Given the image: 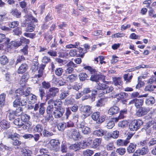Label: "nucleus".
<instances>
[{
	"mask_svg": "<svg viewBox=\"0 0 156 156\" xmlns=\"http://www.w3.org/2000/svg\"><path fill=\"white\" fill-rule=\"evenodd\" d=\"M83 69L88 70L91 74L90 79L92 81L97 83L99 80H102L103 82H105V76L101 73H98L96 69L89 66H84Z\"/></svg>",
	"mask_w": 156,
	"mask_h": 156,
	"instance_id": "f257e3e1",
	"label": "nucleus"
},
{
	"mask_svg": "<svg viewBox=\"0 0 156 156\" xmlns=\"http://www.w3.org/2000/svg\"><path fill=\"white\" fill-rule=\"evenodd\" d=\"M58 105L55 107V110L53 112L54 117L55 118H61L63 115L65 111V108L62 106V103H58Z\"/></svg>",
	"mask_w": 156,
	"mask_h": 156,
	"instance_id": "f03ea898",
	"label": "nucleus"
},
{
	"mask_svg": "<svg viewBox=\"0 0 156 156\" xmlns=\"http://www.w3.org/2000/svg\"><path fill=\"white\" fill-rule=\"evenodd\" d=\"M144 122L140 119H134L132 121L129 125L130 129L132 131H136L139 129L143 125Z\"/></svg>",
	"mask_w": 156,
	"mask_h": 156,
	"instance_id": "7ed1b4c3",
	"label": "nucleus"
},
{
	"mask_svg": "<svg viewBox=\"0 0 156 156\" xmlns=\"http://www.w3.org/2000/svg\"><path fill=\"white\" fill-rule=\"evenodd\" d=\"M69 135L70 138L75 141L79 140L82 137L80 132L76 128L70 129Z\"/></svg>",
	"mask_w": 156,
	"mask_h": 156,
	"instance_id": "20e7f679",
	"label": "nucleus"
},
{
	"mask_svg": "<svg viewBox=\"0 0 156 156\" xmlns=\"http://www.w3.org/2000/svg\"><path fill=\"white\" fill-rule=\"evenodd\" d=\"M50 149L51 150L57 151L60 149V143L58 140L51 139L48 143Z\"/></svg>",
	"mask_w": 156,
	"mask_h": 156,
	"instance_id": "39448f33",
	"label": "nucleus"
},
{
	"mask_svg": "<svg viewBox=\"0 0 156 156\" xmlns=\"http://www.w3.org/2000/svg\"><path fill=\"white\" fill-rule=\"evenodd\" d=\"M100 112H93L91 116L92 119L99 124H101L105 120V116L104 115H101L100 119H98L100 115Z\"/></svg>",
	"mask_w": 156,
	"mask_h": 156,
	"instance_id": "423d86ee",
	"label": "nucleus"
},
{
	"mask_svg": "<svg viewBox=\"0 0 156 156\" xmlns=\"http://www.w3.org/2000/svg\"><path fill=\"white\" fill-rule=\"evenodd\" d=\"M115 96L117 97V98L118 101H121L123 104H125L127 102V98L128 97V94L125 92H121L119 93L116 94Z\"/></svg>",
	"mask_w": 156,
	"mask_h": 156,
	"instance_id": "0eeeda50",
	"label": "nucleus"
},
{
	"mask_svg": "<svg viewBox=\"0 0 156 156\" xmlns=\"http://www.w3.org/2000/svg\"><path fill=\"white\" fill-rule=\"evenodd\" d=\"M23 122L21 120H20L19 118L15 119L14 121V124L16 125L17 126L18 128H20L22 127V128L24 129H29L31 124V122L29 123H27V124L28 125V126H27V125L26 123L25 124H24Z\"/></svg>",
	"mask_w": 156,
	"mask_h": 156,
	"instance_id": "6e6552de",
	"label": "nucleus"
},
{
	"mask_svg": "<svg viewBox=\"0 0 156 156\" xmlns=\"http://www.w3.org/2000/svg\"><path fill=\"white\" fill-rule=\"evenodd\" d=\"M59 91V89L58 88L52 87L49 89L48 94L46 95L47 99H49L50 98H53L55 96L57 93Z\"/></svg>",
	"mask_w": 156,
	"mask_h": 156,
	"instance_id": "1a4fd4ad",
	"label": "nucleus"
},
{
	"mask_svg": "<svg viewBox=\"0 0 156 156\" xmlns=\"http://www.w3.org/2000/svg\"><path fill=\"white\" fill-rule=\"evenodd\" d=\"M135 104V106L137 108L141 107L144 104V100L140 99H134L129 102V105Z\"/></svg>",
	"mask_w": 156,
	"mask_h": 156,
	"instance_id": "9d476101",
	"label": "nucleus"
},
{
	"mask_svg": "<svg viewBox=\"0 0 156 156\" xmlns=\"http://www.w3.org/2000/svg\"><path fill=\"white\" fill-rule=\"evenodd\" d=\"M137 111L136 114L139 117H141L146 115L149 111L148 108L145 107H141L139 108Z\"/></svg>",
	"mask_w": 156,
	"mask_h": 156,
	"instance_id": "9b49d317",
	"label": "nucleus"
},
{
	"mask_svg": "<svg viewBox=\"0 0 156 156\" xmlns=\"http://www.w3.org/2000/svg\"><path fill=\"white\" fill-rule=\"evenodd\" d=\"M16 92L17 94H19L21 97L22 95H24L25 97H27L31 94V89L30 87H27L25 91L22 89H17L16 90Z\"/></svg>",
	"mask_w": 156,
	"mask_h": 156,
	"instance_id": "f8f14e48",
	"label": "nucleus"
},
{
	"mask_svg": "<svg viewBox=\"0 0 156 156\" xmlns=\"http://www.w3.org/2000/svg\"><path fill=\"white\" fill-rule=\"evenodd\" d=\"M20 138V135L18 133H15L14 137L12 140V144L14 146H20L22 144V142L19 140Z\"/></svg>",
	"mask_w": 156,
	"mask_h": 156,
	"instance_id": "ddd939ff",
	"label": "nucleus"
},
{
	"mask_svg": "<svg viewBox=\"0 0 156 156\" xmlns=\"http://www.w3.org/2000/svg\"><path fill=\"white\" fill-rule=\"evenodd\" d=\"M91 107L90 106H84L81 107V111L85 116H87L91 114Z\"/></svg>",
	"mask_w": 156,
	"mask_h": 156,
	"instance_id": "4468645a",
	"label": "nucleus"
},
{
	"mask_svg": "<svg viewBox=\"0 0 156 156\" xmlns=\"http://www.w3.org/2000/svg\"><path fill=\"white\" fill-rule=\"evenodd\" d=\"M102 140V139L101 138H95L93 140L92 144V147L94 149L99 148L101 144Z\"/></svg>",
	"mask_w": 156,
	"mask_h": 156,
	"instance_id": "2eb2a0df",
	"label": "nucleus"
},
{
	"mask_svg": "<svg viewBox=\"0 0 156 156\" xmlns=\"http://www.w3.org/2000/svg\"><path fill=\"white\" fill-rule=\"evenodd\" d=\"M10 127V123L7 120L3 119L0 121V127L4 130H6Z\"/></svg>",
	"mask_w": 156,
	"mask_h": 156,
	"instance_id": "dca6fc26",
	"label": "nucleus"
},
{
	"mask_svg": "<svg viewBox=\"0 0 156 156\" xmlns=\"http://www.w3.org/2000/svg\"><path fill=\"white\" fill-rule=\"evenodd\" d=\"M28 66L27 64L25 63L21 64L17 70L18 74H23L25 73L27 70Z\"/></svg>",
	"mask_w": 156,
	"mask_h": 156,
	"instance_id": "f3484780",
	"label": "nucleus"
},
{
	"mask_svg": "<svg viewBox=\"0 0 156 156\" xmlns=\"http://www.w3.org/2000/svg\"><path fill=\"white\" fill-rule=\"evenodd\" d=\"M119 111V108L116 105H113L108 110V113L110 115H113L118 113Z\"/></svg>",
	"mask_w": 156,
	"mask_h": 156,
	"instance_id": "a211bd4d",
	"label": "nucleus"
},
{
	"mask_svg": "<svg viewBox=\"0 0 156 156\" xmlns=\"http://www.w3.org/2000/svg\"><path fill=\"white\" fill-rule=\"evenodd\" d=\"M93 133L94 135L98 136H102L106 134L107 131L101 129L94 131Z\"/></svg>",
	"mask_w": 156,
	"mask_h": 156,
	"instance_id": "6ab92c4d",
	"label": "nucleus"
},
{
	"mask_svg": "<svg viewBox=\"0 0 156 156\" xmlns=\"http://www.w3.org/2000/svg\"><path fill=\"white\" fill-rule=\"evenodd\" d=\"M136 145L133 143H130L127 148L128 152L129 154L134 152L136 148Z\"/></svg>",
	"mask_w": 156,
	"mask_h": 156,
	"instance_id": "aec40b11",
	"label": "nucleus"
},
{
	"mask_svg": "<svg viewBox=\"0 0 156 156\" xmlns=\"http://www.w3.org/2000/svg\"><path fill=\"white\" fill-rule=\"evenodd\" d=\"M35 25L33 23L31 22L27 24L25 31L27 32H31L34 30Z\"/></svg>",
	"mask_w": 156,
	"mask_h": 156,
	"instance_id": "412c9836",
	"label": "nucleus"
},
{
	"mask_svg": "<svg viewBox=\"0 0 156 156\" xmlns=\"http://www.w3.org/2000/svg\"><path fill=\"white\" fill-rule=\"evenodd\" d=\"M43 127L42 125L41 124H38L34 128V133L37 132L40 133L41 134V132L43 130Z\"/></svg>",
	"mask_w": 156,
	"mask_h": 156,
	"instance_id": "4be33fe9",
	"label": "nucleus"
},
{
	"mask_svg": "<svg viewBox=\"0 0 156 156\" xmlns=\"http://www.w3.org/2000/svg\"><path fill=\"white\" fill-rule=\"evenodd\" d=\"M38 62L37 59H34L33 60V64L31 66V69L33 71H37L38 68Z\"/></svg>",
	"mask_w": 156,
	"mask_h": 156,
	"instance_id": "5701e85b",
	"label": "nucleus"
},
{
	"mask_svg": "<svg viewBox=\"0 0 156 156\" xmlns=\"http://www.w3.org/2000/svg\"><path fill=\"white\" fill-rule=\"evenodd\" d=\"M17 97L13 102V106L14 107H17L21 105V100L22 99L21 96L16 95Z\"/></svg>",
	"mask_w": 156,
	"mask_h": 156,
	"instance_id": "b1692460",
	"label": "nucleus"
},
{
	"mask_svg": "<svg viewBox=\"0 0 156 156\" xmlns=\"http://www.w3.org/2000/svg\"><path fill=\"white\" fill-rule=\"evenodd\" d=\"M6 95L4 93L0 94V107H2L5 105Z\"/></svg>",
	"mask_w": 156,
	"mask_h": 156,
	"instance_id": "393cba45",
	"label": "nucleus"
},
{
	"mask_svg": "<svg viewBox=\"0 0 156 156\" xmlns=\"http://www.w3.org/2000/svg\"><path fill=\"white\" fill-rule=\"evenodd\" d=\"M9 62V60L6 56L2 55L0 57V63L2 65L4 66L6 65Z\"/></svg>",
	"mask_w": 156,
	"mask_h": 156,
	"instance_id": "a878e982",
	"label": "nucleus"
},
{
	"mask_svg": "<svg viewBox=\"0 0 156 156\" xmlns=\"http://www.w3.org/2000/svg\"><path fill=\"white\" fill-rule=\"evenodd\" d=\"M12 14L16 18H20L21 16V13L16 9H12L11 12Z\"/></svg>",
	"mask_w": 156,
	"mask_h": 156,
	"instance_id": "bb28decb",
	"label": "nucleus"
},
{
	"mask_svg": "<svg viewBox=\"0 0 156 156\" xmlns=\"http://www.w3.org/2000/svg\"><path fill=\"white\" fill-rule=\"evenodd\" d=\"M19 24V22L17 21H14L12 22H9L8 23V26L9 28H14L18 27Z\"/></svg>",
	"mask_w": 156,
	"mask_h": 156,
	"instance_id": "cd10ccee",
	"label": "nucleus"
},
{
	"mask_svg": "<svg viewBox=\"0 0 156 156\" xmlns=\"http://www.w3.org/2000/svg\"><path fill=\"white\" fill-rule=\"evenodd\" d=\"M7 12L5 10L2 12V14H0V23L7 20L8 17L7 16Z\"/></svg>",
	"mask_w": 156,
	"mask_h": 156,
	"instance_id": "c85d7f7f",
	"label": "nucleus"
},
{
	"mask_svg": "<svg viewBox=\"0 0 156 156\" xmlns=\"http://www.w3.org/2000/svg\"><path fill=\"white\" fill-rule=\"evenodd\" d=\"M21 120L24 122H27L30 120V117L28 115L23 113L20 115Z\"/></svg>",
	"mask_w": 156,
	"mask_h": 156,
	"instance_id": "c756f323",
	"label": "nucleus"
},
{
	"mask_svg": "<svg viewBox=\"0 0 156 156\" xmlns=\"http://www.w3.org/2000/svg\"><path fill=\"white\" fill-rule=\"evenodd\" d=\"M113 82L115 86H122L123 84L122 80L120 77H115L113 80Z\"/></svg>",
	"mask_w": 156,
	"mask_h": 156,
	"instance_id": "7c9ffc66",
	"label": "nucleus"
},
{
	"mask_svg": "<svg viewBox=\"0 0 156 156\" xmlns=\"http://www.w3.org/2000/svg\"><path fill=\"white\" fill-rule=\"evenodd\" d=\"M44 38L48 43H49L53 38L52 35L48 32H47L44 34Z\"/></svg>",
	"mask_w": 156,
	"mask_h": 156,
	"instance_id": "2f4dec72",
	"label": "nucleus"
},
{
	"mask_svg": "<svg viewBox=\"0 0 156 156\" xmlns=\"http://www.w3.org/2000/svg\"><path fill=\"white\" fill-rule=\"evenodd\" d=\"M108 97H105L104 98H101L97 102L96 106L97 107H102L104 103L107 99Z\"/></svg>",
	"mask_w": 156,
	"mask_h": 156,
	"instance_id": "473e14b6",
	"label": "nucleus"
},
{
	"mask_svg": "<svg viewBox=\"0 0 156 156\" xmlns=\"http://www.w3.org/2000/svg\"><path fill=\"white\" fill-rule=\"evenodd\" d=\"M70 149L76 151L80 149V145L78 143H76L74 144H71L69 147Z\"/></svg>",
	"mask_w": 156,
	"mask_h": 156,
	"instance_id": "72a5a7b5",
	"label": "nucleus"
},
{
	"mask_svg": "<svg viewBox=\"0 0 156 156\" xmlns=\"http://www.w3.org/2000/svg\"><path fill=\"white\" fill-rule=\"evenodd\" d=\"M116 144L117 146H126L127 144L125 141L122 139H118L116 141Z\"/></svg>",
	"mask_w": 156,
	"mask_h": 156,
	"instance_id": "f704fd0d",
	"label": "nucleus"
},
{
	"mask_svg": "<svg viewBox=\"0 0 156 156\" xmlns=\"http://www.w3.org/2000/svg\"><path fill=\"white\" fill-rule=\"evenodd\" d=\"M67 78L70 82H73L77 80L78 76L76 74H73L69 75Z\"/></svg>",
	"mask_w": 156,
	"mask_h": 156,
	"instance_id": "c9c22d12",
	"label": "nucleus"
},
{
	"mask_svg": "<svg viewBox=\"0 0 156 156\" xmlns=\"http://www.w3.org/2000/svg\"><path fill=\"white\" fill-rule=\"evenodd\" d=\"M46 122H50L53 121L54 118L52 114H47V115L44 117Z\"/></svg>",
	"mask_w": 156,
	"mask_h": 156,
	"instance_id": "e433bc0d",
	"label": "nucleus"
},
{
	"mask_svg": "<svg viewBox=\"0 0 156 156\" xmlns=\"http://www.w3.org/2000/svg\"><path fill=\"white\" fill-rule=\"evenodd\" d=\"M141 155H144L146 154L149 151V149L147 146L142 147L141 149H138Z\"/></svg>",
	"mask_w": 156,
	"mask_h": 156,
	"instance_id": "4c0bfd02",
	"label": "nucleus"
},
{
	"mask_svg": "<svg viewBox=\"0 0 156 156\" xmlns=\"http://www.w3.org/2000/svg\"><path fill=\"white\" fill-rule=\"evenodd\" d=\"M14 28V29L12 31L15 35L19 36L21 35L22 33V29L20 27H17Z\"/></svg>",
	"mask_w": 156,
	"mask_h": 156,
	"instance_id": "58836bf2",
	"label": "nucleus"
},
{
	"mask_svg": "<svg viewBox=\"0 0 156 156\" xmlns=\"http://www.w3.org/2000/svg\"><path fill=\"white\" fill-rule=\"evenodd\" d=\"M31 98L29 99V103L30 104H34L36 103L37 101V97L34 94H31Z\"/></svg>",
	"mask_w": 156,
	"mask_h": 156,
	"instance_id": "ea45409f",
	"label": "nucleus"
},
{
	"mask_svg": "<svg viewBox=\"0 0 156 156\" xmlns=\"http://www.w3.org/2000/svg\"><path fill=\"white\" fill-rule=\"evenodd\" d=\"M60 102L61 103H62V102L59 99H57L55 100H54L52 99L49 100L48 103V104H54V105L55 107L56 106L58 105V103Z\"/></svg>",
	"mask_w": 156,
	"mask_h": 156,
	"instance_id": "a19ab883",
	"label": "nucleus"
},
{
	"mask_svg": "<svg viewBox=\"0 0 156 156\" xmlns=\"http://www.w3.org/2000/svg\"><path fill=\"white\" fill-rule=\"evenodd\" d=\"M63 72V70L62 68L59 67L56 69L55 70V74L58 76H61Z\"/></svg>",
	"mask_w": 156,
	"mask_h": 156,
	"instance_id": "79ce46f5",
	"label": "nucleus"
},
{
	"mask_svg": "<svg viewBox=\"0 0 156 156\" xmlns=\"http://www.w3.org/2000/svg\"><path fill=\"white\" fill-rule=\"evenodd\" d=\"M44 103H41L40 105L39 113L40 115H43L45 112V108L44 106Z\"/></svg>",
	"mask_w": 156,
	"mask_h": 156,
	"instance_id": "37998d69",
	"label": "nucleus"
},
{
	"mask_svg": "<svg viewBox=\"0 0 156 156\" xmlns=\"http://www.w3.org/2000/svg\"><path fill=\"white\" fill-rule=\"evenodd\" d=\"M94 153L93 151L90 149H87L83 151V156H91Z\"/></svg>",
	"mask_w": 156,
	"mask_h": 156,
	"instance_id": "c03bdc74",
	"label": "nucleus"
},
{
	"mask_svg": "<svg viewBox=\"0 0 156 156\" xmlns=\"http://www.w3.org/2000/svg\"><path fill=\"white\" fill-rule=\"evenodd\" d=\"M69 94L68 91H62L59 94V99L61 101L62 100L64 99Z\"/></svg>",
	"mask_w": 156,
	"mask_h": 156,
	"instance_id": "a18cd8bd",
	"label": "nucleus"
},
{
	"mask_svg": "<svg viewBox=\"0 0 156 156\" xmlns=\"http://www.w3.org/2000/svg\"><path fill=\"white\" fill-rule=\"evenodd\" d=\"M19 41L21 45H22V44H26V45H27L28 44H29L30 42L29 39L26 38L25 37H21L20 38Z\"/></svg>",
	"mask_w": 156,
	"mask_h": 156,
	"instance_id": "49530a36",
	"label": "nucleus"
},
{
	"mask_svg": "<svg viewBox=\"0 0 156 156\" xmlns=\"http://www.w3.org/2000/svg\"><path fill=\"white\" fill-rule=\"evenodd\" d=\"M79 77L80 81H84L87 80L88 77L87 75L85 73H81L79 74Z\"/></svg>",
	"mask_w": 156,
	"mask_h": 156,
	"instance_id": "de8ad7c7",
	"label": "nucleus"
},
{
	"mask_svg": "<svg viewBox=\"0 0 156 156\" xmlns=\"http://www.w3.org/2000/svg\"><path fill=\"white\" fill-rule=\"evenodd\" d=\"M29 46L28 45H25V46L20 50L21 52H22L24 55H28V49Z\"/></svg>",
	"mask_w": 156,
	"mask_h": 156,
	"instance_id": "09e8293b",
	"label": "nucleus"
},
{
	"mask_svg": "<svg viewBox=\"0 0 156 156\" xmlns=\"http://www.w3.org/2000/svg\"><path fill=\"white\" fill-rule=\"evenodd\" d=\"M132 77L133 76L132 75L129 76V73L125 74L123 76L124 80L126 81V83L130 82L131 81Z\"/></svg>",
	"mask_w": 156,
	"mask_h": 156,
	"instance_id": "8fccbe9b",
	"label": "nucleus"
},
{
	"mask_svg": "<svg viewBox=\"0 0 156 156\" xmlns=\"http://www.w3.org/2000/svg\"><path fill=\"white\" fill-rule=\"evenodd\" d=\"M8 117L9 120H12L15 119L16 114L14 111L9 110L8 112Z\"/></svg>",
	"mask_w": 156,
	"mask_h": 156,
	"instance_id": "3c124183",
	"label": "nucleus"
},
{
	"mask_svg": "<svg viewBox=\"0 0 156 156\" xmlns=\"http://www.w3.org/2000/svg\"><path fill=\"white\" fill-rule=\"evenodd\" d=\"M23 34L25 37L32 39L36 37V34L34 33L25 32L23 33Z\"/></svg>",
	"mask_w": 156,
	"mask_h": 156,
	"instance_id": "603ef678",
	"label": "nucleus"
},
{
	"mask_svg": "<svg viewBox=\"0 0 156 156\" xmlns=\"http://www.w3.org/2000/svg\"><path fill=\"white\" fill-rule=\"evenodd\" d=\"M106 147L107 150L108 151H112L115 148L113 142L112 141L106 145Z\"/></svg>",
	"mask_w": 156,
	"mask_h": 156,
	"instance_id": "864d4df0",
	"label": "nucleus"
},
{
	"mask_svg": "<svg viewBox=\"0 0 156 156\" xmlns=\"http://www.w3.org/2000/svg\"><path fill=\"white\" fill-rule=\"evenodd\" d=\"M116 152L120 155L122 156L125 153L126 150L125 148L119 147L116 149Z\"/></svg>",
	"mask_w": 156,
	"mask_h": 156,
	"instance_id": "5fc2aeb1",
	"label": "nucleus"
},
{
	"mask_svg": "<svg viewBox=\"0 0 156 156\" xmlns=\"http://www.w3.org/2000/svg\"><path fill=\"white\" fill-rule=\"evenodd\" d=\"M69 54L71 57H78L77 56L78 51L76 49H73L70 50Z\"/></svg>",
	"mask_w": 156,
	"mask_h": 156,
	"instance_id": "6e6d98bb",
	"label": "nucleus"
},
{
	"mask_svg": "<svg viewBox=\"0 0 156 156\" xmlns=\"http://www.w3.org/2000/svg\"><path fill=\"white\" fill-rule=\"evenodd\" d=\"M54 107L52 105H49L47 107L46 112L47 114H52L53 112Z\"/></svg>",
	"mask_w": 156,
	"mask_h": 156,
	"instance_id": "4d7b16f0",
	"label": "nucleus"
},
{
	"mask_svg": "<svg viewBox=\"0 0 156 156\" xmlns=\"http://www.w3.org/2000/svg\"><path fill=\"white\" fill-rule=\"evenodd\" d=\"M78 57L83 58L85 52L84 51V49L83 48L80 47L78 48Z\"/></svg>",
	"mask_w": 156,
	"mask_h": 156,
	"instance_id": "13d9d810",
	"label": "nucleus"
},
{
	"mask_svg": "<svg viewBox=\"0 0 156 156\" xmlns=\"http://www.w3.org/2000/svg\"><path fill=\"white\" fill-rule=\"evenodd\" d=\"M23 109L21 107H19L14 111L15 112V114H16V116H19L21 115L23 113Z\"/></svg>",
	"mask_w": 156,
	"mask_h": 156,
	"instance_id": "bf43d9fd",
	"label": "nucleus"
},
{
	"mask_svg": "<svg viewBox=\"0 0 156 156\" xmlns=\"http://www.w3.org/2000/svg\"><path fill=\"white\" fill-rule=\"evenodd\" d=\"M41 61L42 63L46 65L48 63L51 62V59L49 57L44 56L43 57Z\"/></svg>",
	"mask_w": 156,
	"mask_h": 156,
	"instance_id": "052dcab7",
	"label": "nucleus"
},
{
	"mask_svg": "<svg viewBox=\"0 0 156 156\" xmlns=\"http://www.w3.org/2000/svg\"><path fill=\"white\" fill-rule=\"evenodd\" d=\"M82 84L81 83L76 82L74 85L72 86V87L73 89L78 91L82 88Z\"/></svg>",
	"mask_w": 156,
	"mask_h": 156,
	"instance_id": "680f3d73",
	"label": "nucleus"
},
{
	"mask_svg": "<svg viewBox=\"0 0 156 156\" xmlns=\"http://www.w3.org/2000/svg\"><path fill=\"white\" fill-rule=\"evenodd\" d=\"M149 9H150L148 11V16L151 18H156V14H154V10L151 7Z\"/></svg>",
	"mask_w": 156,
	"mask_h": 156,
	"instance_id": "e2e57ef3",
	"label": "nucleus"
},
{
	"mask_svg": "<svg viewBox=\"0 0 156 156\" xmlns=\"http://www.w3.org/2000/svg\"><path fill=\"white\" fill-rule=\"evenodd\" d=\"M25 60V58L23 55H19L18 56L17 59L16 60V65L18 63H20L21 62Z\"/></svg>",
	"mask_w": 156,
	"mask_h": 156,
	"instance_id": "0e129e2a",
	"label": "nucleus"
},
{
	"mask_svg": "<svg viewBox=\"0 0 156 156\" xmlns=\"http://www.w3.org/2000/svg\"><path fill=\"white\" fill-rule=\"evenodd\" d=\"M154 76H152L148 80V83L151 84L154 82H156V71L154 72Z\"/></svg>",
	"mask_w": 156,
	"mask_h": 156,
	"instance_id": "69168bd1",
	"label": "nucleus"
},
{
	"mask_svg": "<svg viewBox=\"0 0 156 156\" xmlns=\"http://www.w3.org/2000/svg\"><path fill=\"white\" fill-rule=\"evenodd\" d=\"M42 85L43 87L45 89H48L51 87L50 83L49 82H46L45 81L42 83Z\"/></svg>",
	"mask_w": 156,
	"mask_h": 156,
	"instance_id": "338daca9",
	"label": "nucleus"
},
{
	"mask_svg": "<svg viewBox=\"0 0 156 156\" xmlns=\"http://www.w3.org/2000/svg\"><path fill=\"white\" fill-rule=\"evenodd\" d=\"M133 134L132 133H128L127 134V137L125 140L127 144H128L130 142V140L132 137Z\"/></svg>",
	"mask_w": 156,
	"mask_h": 156,
	"instance_id": "774afa93",
	"label": "nucleus"
}]
</instances>
